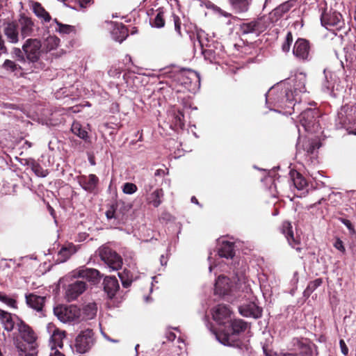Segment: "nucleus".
<instances>
[{
  "instance_id": "nucleus-42",
  "label": "nucleus",
  "mask_w": 356,
  "mask_h": 356,
  "mask_svg": "<svg viewBox=\"0 0 356 356\" xmlns=\"http://www.w3.org/2000/svg\"><path fill=\"white\" fill-rule=\"evenodd\" d=\"M54 22L56 24V26L54 28L55 31L61 35H67L74 32L75 31L73 26L62 24L56 19H54Z\"/></svg>"
},
{
  "instance_id": "nucleus-37",
  "label": "nucleus",
  "mask_w": 356,
  "mask_h": 356,
  "mask_svg": "<svg viewBox=\"0 0 356 356\" xmlns=\"http://www.w3.org/2000/svg\"><path fill=\"white\" fill-rule=\"evenodd\" d=\"M5 35L11 43H17L19 40V33L17 26L14 23H10L5 28Z\"/></svg>"
},
{
  "instance_id": "nucleus-22",
  "label": "nucleus",
  "mask_w": 356,
  "mask_h": 356,
  "mask_svg": "<svg viewBox=\"0 0 356 356\" xmlns=\"http://www.w3.org/2000/svg\"><path fill=\"white\" fill-rule=\"evenodd\" d=\"M215 293L220 296H225L234 291L233 285L229 279L224 275L218 276L215 283Z\"/></svg>"
},
{
  "instance_id": "nucleus-38",
  "label": "nucleus",
  "mask_w": 356,
  "mask_h": 356,
  "mask_svg": "<svg viewBox=\"0 0 356 356\" xmlns=\"http://www.w3.org/2000/svg\"><path fill=\"white\" fill-rule=\"evenodd\" d=\"M15 347L18 353L17 356H37L38 355V350H35L34 346L28 350L26 345L21 341H17Z\"/></svg>"
},
{
  "instance_id": "nucleus-19",
  "label": "nucleus",
  "mask_w": 356,
  "mask_h": 356,
  "mask_svg": "<svg viewBox=\"0 0 356 356\" xmlns=\"http://www.w3.org/2000/svg\"><path fill=\"white\" fill-rule=\"evenodd\" d=\"M250 298L252 300L248 304L239 307V312L243 316L258 318L261 316L262 309L256 303L254 296Z\"/></svg>"
},
{
  "instance_id": "nucleus-13",
  "label": "nucleus",
  "mask_w": 356,
  "mask_h": 356,
  "mask_svg": "<svg viewBox=\"0 0 356 356\" xmlns=\"http://www.w3.org/2000/svg\"><path fill=\"white\" fill-rule=\"evenodd\" d=\"M17 329L22 339L26 342L27 349L34 346L38 350V343H36L37 337L33 330L23 321H19L17 323Z\"/></svg>"
},
{
  "instance_id": "nucleus-11",
  "label": "nucleus",
  "mask_w": 356,
  "mask_h": 356,
  "mask_svg": "<svg viewBox=\"0 0 356 356\" xmlns=\"http://www.w3.org/2000/svg\"><path fill=\"white\" fill-rule=\"evenodd\" d=\"M94 344L92 330L86 329L82 331L76 338L75 343L72 349L73 352L83 354L88 352Z\"/></svg>"
},
{
  "instance_id": "nucleus-60",
  "label": "nucleus",
  "mask_w": 356,
  "mask_h": 356,
  "mask_svg": "<svg viewBox=\"0 0 356 356\" xmlns=\"http://www.w3.org/2000/svg\"><path fill=\"white\" fill-rule=\"evenodd\" d=\"M339 346L341 350V353L346 356L348 353V348L343 339L339 341Z\"/></svg>"
},
{
  "instance_id": "nucleus-1",
  "label": "nucleus",
  "mask_w": 356,
  "mask_h": 356,
  "mask_svg": "<svg viewBox=\"0 0 356 356\" xmlns=\"http://www.w3.org/2000/svg\"><path fill=\"white\" fill-rule=\"evenodd\" d=\"M298 99L291 90V81H282L266 94V104L270 111L291 115Z\"/></svg>"
},
{
  "instance_id": "nucleus-30",
  "label": "nucleus",
  "mask_w": 356,
  "mask_h": 356,
  "mask_svg": "<svg viewBox=\"0 0 356 356\" xmlns=\"http://www.w3.org/2000/svg\"><path fill=\"white\" fill-rule=\"evenodd\" d=\"M293 3L292 1H288L282 3L277 7H276L272 12L270 13V18L273 22L277 21L281 18L285 13L289 11L293 7Z\"/></svg>"
},
{
  "instance_id": "nucleus-7",
  "label": "nucleus",
  "mask_w": 356,
  "mask_h": 356,
  "mask_svg": "<svg viewBox=\"0 0 356 356\" xmlns=\"http://www.w3.org/2000/svg\"><path fill=\"white\" fill-rule=\"evenodd\" d=\"M320 147L316 139L299 138L296 144V156L304 159L306 162L312 163L315 157V152Z\"/></svg>"
},
{
  "instance_id": "nucleus-49",
  "label": "nucleus",
  "mask_w": 356,
  "mask_h": 356,
  "mask_svg": "<svg viewBox=\"0 0 356 356\" xmlns=\"http://www.w3.org/2000/svg\"><path fill=\"white\" fill-rule=\"evenodd\" d=\"M324 74H325L326 82L325 84H323V90H325L327 92L332 93L335 88L334 83H332L333 75L332 74L330 75V81H329L325 70H324Z\"/></svg>"
},
{
  "instance_id": "nucleus-62",
  "label": "nucleus",
  "mask_w": 356,
  "mask_h": 356,
  "mask_svg": "<svg viewBox=\"0 0 356 356\" xmlns=\"http://www.w3.org/2000/svg\"><path fill=\"white\" fill-rule=\"evenodd\" d=\"M108 73L113 77H119L121 74V72L117 68H111Z\"/></svg>"
},
{
  "instance_id": "nucleus-64",
  "label": "nucleus",
  "mask_w": 356,
  "mask_h": 356,
  "mask_svg": "<svg viewBox=\"0 0 356 356\" xmlns=\"http://www.w3.org/2000/svg\"><path fill=\"white\" fill-rule=\"evenodd\" d=\"M161 219L163 220H170V218H171V216L167 213V212H163L162 214H161Z\"/></svg>"
},
{
  "instance_id": "nucleus-28",
  "label": "nucleus",
  "mask_w": 356,
  "mask_h": 356,
  "mask_svg": "<svg viewBox=\"0 0 356 356\" xmlns=\"http://www.w3.org/2000/svg\"><path fill=\"white\" fill-rule=\"evenodd\" d=\"M104 290L109 298H113L120 289V285L115 277H106L104 280Z\"/></svg>"
},
{
  "instance_id": "nucleus-61",
  "label": "nucleus",
  "mask_w": 356,
  "mask_h": 356,
  "mask_svg": "<svg viewBox=\"0 0 356 356\" xmlns=\"http://www.w3.org/2000/svg\"><path fill=\"white\" fill-rule=\"evenodd\" d=\"M214 10L216 13H217L220 14V15L224 16L225 17H229L232 16V15L230 13L222 10L220 8L217 7V6L214 7Z\"/></svg>"
},
{
  "instance_id": "nucleus-46",
  "label": "nucleus",
  "mask_w": 356,
  "mask_h": 356,
  "mask_svg": "<svg viewBox=\"0 0 356 356\" xmlns=\"http://www.w3.org/2000/svg\"><path fill=\"white\" fill-rule=\"evenodd\" d=\"M60 40L55 35H49L44 42V45L48 51L55 49L58 47Z\"/></svg>"
},
{
  "instance_id": "nucleus-31",
  "label": "nucleus",
  "mask_w": 356,
  "mask_h": 356,
  "mask_svg": "<svg viewBox=\"0 0 356 356\" xmlns=\"http://www.w3.org/2000/svg\"><path fill=\"white\" fill-rule=\"evenodd\" d=\"M111 35L115 41L122 42L127 37L128 31L122 24L115 23L111 31Z\"/></svg>"
},
{
  "instance_id": "nucleus-48",
  "label": "nucleus",
  "mask_w": 356,
  "mask_h": 356,
  "mask_svg": "<svg viewBox=\"0 0 356 356\" xmlns=\"http://www.w3.org/2000/svg\"><path fill=\"white\" fill-rule=\"evenodd\" d=\"M3 68L7 71L14 72L21 69L22 67L17 65L14 61L10 60H6L2 65Z\"/></svg>"
},
{
  "instance_id": "nucleus-10",
  "label": "nucleus",
  "mask_w": 356,
  "mask_h": 356,
  "mask_svg": "<svg viewBox=\"0 0 356 356\" xmlns=\"http://www.w3.org/2000/svg\"><path fill=\"white\" fill-rule=\"evenodd\" d=\"M98 254L101 259L112 270H118L122 265L121 257L109 247L103 245L98 250Z\"/></svg>"
},
{
  "instance_id": "nucleus-6",
  "label": "nucleus",
  "mask_w": 356,
  "mask_h": 356,
  "mask_svg": "<svg viewBox=\"0 0 356 356\" xmlns=\"http://www.w3.org/2000/svg\"><path fill=\"white\" fill-rule=\"evenodd\" d=\"M131 204L122 200H118L110 204L106 211L108 222L113 226L125 223Z\"/></svg>"
},
{
  "instance_id": "nucleus-58",
  "label": "nucleus",
  "mask_w": 356,
  "mask_h": 356,
  "mask_svg": "<svg viewBox=\"0 0 356 356\" xmlns=\"http://www.w3.org/2000/svg\"><path fill=\"white\" fill-rule=\"evenodd\" d=\"M173 20L175 24V29L176 32L181 35V21L178 16L173 15Z\"/></svg>"
},
{
  "instance_id": "nucleus-40",
  "label": "nucleus",
  "mask_w": 356,
  "mask_h": 356,
  "mask_svg": "<svg viewBox=\"0 0 356 356\" xmlns=\"http://www.w3.org/2000/svg\"><path fill=\"white\" fill-rule=\"evenodd\" d=\"M241 31L243 34L253 33L259 31V22L252 21L248 23H243L241 26Z\"/></svg>"
},
{
  "instance_id": "nucleus-39",
  "label": "nucleus",
  "mask_w": 356,
  "mask_h": 356,
  "mask_svg": "<svg viewBox=\"0 0 356 356\" xmlns=\"http://www.w3.org/2000/svg\"><path fill=\"white\" fill-rule=\"evenodd\" d=\"M26 165L30 167L31 170L37 175L38 177H45L48 172L47 170H44L38 163H37L34 159H30L29 160H26Z\"/></svg>"
},
{
  "instance_id": "nucleus-25",
  "label": "nucleus",
  "mask_w": 356,
  "mask_h": 356,
  "mask_svg": "<svg viewBox=\"0 0 356 356\" xmlns=\"http://www.w3.org/2000/svg\"><path fill=\"white\" fill-rule=\"evenodd\" d=\"M78 248L73 243H69L63 246L57 253L56 262L57 264L65 262L72 254H75Z\"/></svg>"
},
{
  "instance_id": "nucleus-24",
  "label": "nucleus",
  "mask_w": 356,
  "mask_h": 356,
  "mask_svg": "<svg viewBox=\"0 0 356 356\" xmlns=\"http://www.w3.org/2000/svg\"><path fill=\"white\" fill-rule=\"evenodd\" d=\"M20 26V35L22 38L33 35L35 31V24L31 18L26 16H21L19 19Z\"/></svg>"
},
{
  "instance_id": "nucleus-44",
  "label": "nucleus",
  "mask_w": 356,
  "mask_h": 356,
  "mask_svg": "<svg viewBox=\"0 0 356 356\" xmlns=\"http://www.w3.org/2000/svg\"><path fill=\"white\" fill-rule=\"evenodd\" d=\"M71 130L74 134L83 140H86L88 137V132L82 128L81 124L78 122H73Z\"/></svg>"
},
{
  "instance_id": "nucleus-51",
  "label": "nucleus",
  "mask_w": 356,
  "mask_h": 356,
  "mask_svg": "<svg viewBox=\"0 0 356 356\" xmlns=\"http://www.w3.org/2000/svg\"><path fill=\"white\" fill-rule=\"evenodd\" d=\"M292 42H293V35L291 32H288L286 35L285 41L284 42V43L282 45V51L284 52H289L290 50V47H291V44Z\"/></svg>"
},
{
  "instance_id": "nucleus-41",
  "label": "nucleus",
  "mask_w": 356,
  "mask_h": 356,
  "mask_svg": "<svg viewBox=\"0 0 356 356\" xmlns=\"http://www.w3.org/2000/svg\"><path fill=\"white\" fill-rule=\"evenodd\" d=\"M97 307L95 302H89L83 308V314L86 319H92L97 314Z\"/></svg>"
},
{
  "instance_id": "nucleus-3",
  "label": "nucleus",
  "mask_w": 356,
  "mask_h": 356,
  "mask_svg": "<svg viewBox=\"0 0 356 356\" xmlns=\"http://www.w3.org/2000/svg\"><path fill=\"white\" fill-rule=\"evenodd\" d=\"M227 324H229V329L227 331L215 332L216 339L225 346L239 347L238 335L246 330L247 323L241 319H232L231 317V321Z\"/></svg>"
},
{
  "instance_id": "nucleus-36",
  "label": "nucleus",
  "mask_w": 356,
  "mask_h": 356,
  "mask_svg": "<svg viewBox=\"0 0 356 356\" xmlns=\"http://www.w3.org/2000/svg\"><path fill=\"white\" fill-rule=\"evenodd\" d=\"M232 8L236 13L247 12L252 0H229Z\"/></svg>"
},
{
  "instance_id": "nucleus-12",
  "label": "nucleus",
  "mask_w": 356,
  "mask_h": 356,
  "mask_svg": "<svg viewBox=\"0 0 356 356\" xmlns=\"http://www.w3.org/2000/svg\"><path fill=\"white\" fill-rule=\"evenodd\" d=\"M318 112L316 109L308 108L299 115V121L304 129L307 132L316 131L319 126L317 120Z\"/></svg>"
},
{
  "instance_id": "nucleus-34",
  "label": "nucleus",
  "mask_w": 356,
  "mask_h": 356,
  "mask_svg": "<svg viewBox=\"0 0 356 356\" xmlns=\"http://www.w3.org/2000/svg\"><path fill=\"white\" fill-rule=\"evenodd\" d=\"M16 318V316H15ZM0 321L2 323L4 329L8 332H10L14 329L15 321L14 317L10 313L3 311L0 309Z\"/></svg>"
},
{
  "instance_id": "nucleus-17",
  "label": "nucleus",
  "mask_w": 356,
  "mask_h": 356,
  "mask_svg": "<svg viewBox=\"0 0 356 356\" xmlns=\"http://www.w3.org/2000/svg\"><path fill=\"white\" fill-rule=\"evenodd\" d=\"M87 289L86 282L76 280L65 287V296L67 301H73L81 296Z\"/></svg>"
},
{
  "instance_id": "nucleus-23",
  "label": "nucleus",
  "mask_w": 356,
  "mask_h": 356,
  "mask_svg": "<svg viewBox=\"0 0 356 356\" xmlns=\"http://www.w3.org/2000/svg\"><path fill=\"white\" fill-rule=\"evenodd\" d=\"M78 182L84 191L92 193L97 186L99 179L95 175L90 174L88 176L79 177Z\"/></svg>"
},
{
  "instance_id": "nucleus-45",
  "label": "nucleus",
  "mask_w": 356,
  "mask_h": 356,
  "mask_svg": "<svg viewBox=\"0 0 356 356\" xmlns=\"http://www.w3.org/2000/svg\"><path fill=\"white\" fill-rule=\"evenodd\" d=\"M118 275L124 288L129 287L134 281L133 274L129 270H124L123 272L119 273Z\"/></svg>"
},
{
  "instance_id": "nucleus-55",
  "label": "nucleus",
  "mask_w": 356,
  "mask_h": 356,
  "mask_svg": "<svg viewBox=\"0 0 356 356\" xmlns=\"http://www.w3.org/2000/svg\"><path fill=\"white\" fill-rule=\"evenodd\" d=\"M339 221L342 222L348 228L350 234L353 235L355 234V227L349 220L340 218Z\"/></svg>"
},
{
  "instance_id": "nucleus-15",
  "label": "nucleus",
  "mask_w": 356,
  "mask_h": 356,
  "mask_svg": "<svg viewBox=\"0 0 356 356\" xmlns=\"http://www.w3.org/2000/svg\"><path fill=\"white\" fill-rule=\"evenodd\" d=\"M254 289H257V285L250 279L246 274H242L237 277V283L235 286V290L244 293V297L248 296L250 298L253 296Z\"/></svg>"
},
{
  "instance_id": "nucleus-32",
  "label": "nucleus",
  "mask_w": 356,
  "mask_h": 356,
  "mask_svg": "<svg viewBox=\"0 0 356 356\" xmlns=\"http://www.w3.org/2000/svg\"><path fill=\"white\" fill-rule=\"evenodd\" d=\"M234 254V243L227 241H221L218 249V255L220 257L232 259Z\"/></svg>"
},
{
  "instance_id": "nucleus-14",
  "label": "nucleus",
  "mask_w": 356,
  "mask_h": 356,
  "mask_svg": "<svg viewBox=\"0 0 356 356\" xmlns=\"http://www.w3.org/2000/svg\"><path fill=\"white\" fill-rule=\"evenodd\" d=\"M213 319L219 325H225L231 321L232 312L229 307L225 305H218L211 310Z\"/></svg>"
},
{
  "instance_id": "nucleus-59",
  "label": "nucleus",
  "mask_w": 356,
  "mask_h": 356,
  "mask_svg": "<svg viewBox=\"0 0 356 356\" xmlns=\"http://www.w3.org/2000/svg\"><path fill=\"white\" fill-rule=\"evenodd\" d=\"M154 187V183L152 181H149L144 185L143 191L145 192V195H147L148 193L152 190Z\"/></svg>"
},
{
  "instance_id": "nucleus-43",
  "label": "nucleus",
  "mask_w": 356,
  "mask_h": 356,
  "mask_svg": "<svg viewBox=\"0 0 356 356\" xmlns=\"http://www.w3.org/2000/svg\"><path fill=\"white\" fill-rule=\"evenodd\" d=\"M151 24L155 28H162L165 25L164 12L162 9L156 10V15L153 20L151 22Z\"/></svg>"
},
{
  "instance_id": "nucleus-47",
  "label": "nucleus",
  "mask_w": 356,
  "mask_h": 356,
  "mask_svg": "<svg viewBox=\"0 0 356 356\" xmlns=\"http://www.w3.org/2000/svg\"><path fill=\"white\" fill-rule=\"evenodd\" d=\"M321 284L322 280L321 278L310 282L303 292L304 296L309 297Z\"/></svg>"
},
{
  "instance_id": "nucleus-56",
  "label": "nucleus",
  "mask_w": 356,
  "mask_h": 356,
  "mask_svg": "<svg viewBox=\"0 0 356 356\" xmlns=\"http://www.w3.org/2000/svg\"><path fill=\"white\" fill-rule=\"evenodd\" d=\"M71 3L76 4L80 8H86L92 4V0H71Z\"/></svg>"
},
{
  "instance_id": "nucleus-27",
  "label": "nucleus",
  "mask_w": 356,
  "mask_h": 356,
  "mask_svg": "<svg viewBox=\"0 0 356 356\" xmlns=\"http://www.w3.org/2000/svg\"><path fill=\"white\" fill-rule=\"evenodd\" d=\"M282 232L284 234L289 244L297 251H300L301 248L299 246V241L294 238L292 225L289 222L286 221L282 223Z\"/></svg>"
},
{
  "instance_id": "nucleus-8",
  "label": "nucleus",
  "mask_w": 356,
  "mask_h": 356,
  "mask_svg": "<svg viewBox=\"0 0 356 356\" xmlns=\"http://www.w3.org/2000/svg\"><path fill=\"white\" fill-rule=\"evenodd\" d=\"M55 316L63 323H78L81 316V312L75 305H58L54 308Z\"/></svg>"
},
{
  "instance_id": "nucleus-2",
  "label": "nucleus",
  "mask_w": 356,
  "mask_h": 356,
  "mask_svg": "<svg viewBox=\"0 0 356 356\" xmlns=\"http://www.w3.org/2000/svg\"><path fill=\"white\" fill-rule=\"evenodd\" d=\"M213 38H215L214 33L210 35L202 30L197 31V39L200 46L202 49L206 47V49L202 51L204 58L211 63H219V60L224 54L223 47L215 41Z\"/></svg>"
},
{
  "instance_id": "nucleus-29",
  "label": "nucleus",
  "mask_w": 356,
  "mask_h": 356,
  "mask_svg": "<svg viewBox=\"0 0 356 356\" xmlns=\"http://www.w3.org/2000/svg\"><path fill=\"white\" fill-rule=\"evenodd\" d=\"M26 304L37 312H41L44 305L45 297L38 296L34 293L26 294Z\"/></svg>"
},
{
  "instance_id": "nucleus-16",
  "label": "nucleus",
  "mask_w": 356,
  "mask_h": 356,
  "mask_svg": "<svg viewBox=\"0 0 356 356\" xmlns=\"http://www.w3.org/2000/svg\"><path fill=\"white\" fill-rule=\"evenodd\" d=\"M47 330L50 335L49 346L51 350L63 347V340L65 337V332L56 327L53 323H48Z\"/></svg>"
},
{
  "instance_id": "nucleus-54",
  "label": "nucleus",
  "mask_w": 356,
  "mask_h": 356,
  "mask_svg": "<svg viewBox=\"0 0 356 356\" xmlns=\"http://www.w3.org/2000/svg\"><path fill=\"white\" fill-rule=\"evenodd\" d=\"M14 54L17 58V60L22 62L24 64V68L27 67L26 59L24 56L23 52L20 49L15 48L14 49Z\"/></svg>"
},
{
  "instance_id": "nucleus-9",
  "label": "nucleus",
  "mask_w": 356,
  "mask_h": 356,
  "mask_svg": "<svg viewBox=\"0 0 356 356\" xmlns=\"http://www.w3.org/2000/svg\"><path fill=\"white\" fill-rule=\"evenodd\" d=\"M178 83L188 91L195 93L200 86V77L198 73L191 70H183L177 74Z\"/></svg>"
},
{
  "instance_id": "nucleus-35",
  "label": "nucleus",
  "mask_w": 356,
  "mask_h": 356,
  "mask_svg": "<svg viewBox=\"0 0 356 356\" xmlns=\"http://www.w3.org/2000/svg\"><path fill=\"white\" fill-rule=\"evenodd\" d=\"M164 193L162 188H157L152 193L147 195L146 200L147 204L152 205L154 207H159L162 203V198Z\"/></svg>"
},
{
  "instance_id": "nucleus-53",
  "label": "nucleus",
  "mask_w": 356,
  "mask_h": 356,
  "mask_svg": "<svg viewBox=\"0 0 356 356\" xmlns=\"http://www.w3.org/2000/svg\"><path fill=\"white\" fill-rule=\"evenodd\" d=\"M2 302L7 305L8 307L12 308H16L17 307V302L15 299L3 295L1 300Z\"/></svg>"
},
{
  "instance_id": "nucleus-57",
  "label": "nucleus",
  "mask_w": 356,
  "mask_h": 356,
  "mask_svg": "<svg viewBox=\"0 0 356 356\" xmlns=\"http://www.w3.org/2000/svg\"><path fill=\"white\" fill-rule=\"evenodd\" d=\"M334 247L342 253H345L346 249L343 241L340 238H337L333 244Z\"/></svg>"
},
{
  "instance_id": "nucleus-21",
  "label": "nucleus",
  "mask_w": 356,
  "mask_h": 356,
  "mask_svg": "<svg viewBox=\"0 0 356 356\" xmlns=\"http://www.w3.org/2000/svg\"><path fill=\"white\" fill-rule=\"evenodd\" d=\"M284 81H291V90L293 91L294 95L297 97L299 93L305 92L306 91L305 82L306 75L305 73L299 72L294 76L285 79Z\"/></svg>"
},
{
  "instance_id": "nucleus-52",
  "label": "nucleus",
  "mask_w": 356,
  "mask_h": 356,
  "mask_svg": "<svg viewBox=\"0 0 356 356\" xmlns=\"http://www.w3.org/2000/svg\"><path fill=\"white\" fill-rule=\"evenodd\" d=\"M184 115L181 111H177L174 112L175 124L176 126L182 128L184 126Z\"/></svg>"
},
{
  "instance_id": "nucleus-5",
  "label": "nucleus",
  "mask_w": 356,
  "mask_h": 356,
  "mask_svg": "<svg viewBox=\"0 0 356 356\" xmlns=\"http://www.w3.org/2000/svg\"><path fill=\"white\" fill-rule=\"evenodd\" d=\"M335 126L345 129L349 134L356 135V105L346 104L341 107L335 118Z\"/></svg>"
},
{
  "instance_id": "nucleus-4",
  "label": "nucleus",
  "mask_w": 356,
  "mask_h": 356,
  "mask_svg": "<svg viewBox=\"0 0 356 356\" xmlns=\"http://www.w3.org/2000/svg\"><path fill=\"white\" fill-rule=\"evenodd\" d=\"M41 42L37 39H28L22 46V51L26 55L27 67L23 68L31 72H37L42 68V63L40 62L41 54Z\"/></svg>"
},
{
  "instance_id": "nucleus-50",
  "label": "nucleus",
  "mask_w": 356,
  "mask_h": 356,
  "mask_svg": "<svg viewBox=\"0 0 356 356\" xmlns=\"http://www.w3.org/2000/svg\"><path fill=\"white\" fill-rule=\"evenodd\" d=\"M124 193L127 195H132L137 191V186L135 184L126 182L122 187Z\"/></svg>"
},
{
  "instance_id": "nucleus-33",
  "label": "nucleus",
  "mask_w": 356,
  "mask_h": 356,
  "mask_svg": "<svg viewBox=\"0 0 356 356\" xmlns=\"http://www.w3.org/2000/svg\"><path fill=\"white\" fill-rule=\"evenodd\" d=\"M290 176L293 183L294 186L298 191H306L308 186L307 181L305 178L296 170H292L290 172Z\"/></svg>"
},
{
  "instance_id": "nucleus-18",
  "label": "nucleus",
  "mask_w": 356,
  "mask_h": 356,
  "mask_svg": "<svg viewBox=\"0 0 356 356\" xmlns=\"http://www.w3.org/2000/svg\"><path fill=\"white\" fill-rule=\"evenodd\" d=\"M293 54L299 60H310V45L309 41L303 38H298L293 45Z\"/></svg>"
},
{
  "instance_id": "nucleus-20",
  "label": "nucleus",
  "mask_w": 356,
  "mask_h": 356,
  "mask_svg": "<svg viewBox=\"0 0 356 356\" xmlns=\"http://www.w3.org/2000/svg\"><path fill=\"white\" fill-rule=\"evenodd\" d=\"M74 277H82L93 284L100 280V273L95 268L81 267L73 271Z\"/></svg>"
},
{
  "instance_id": "nucleus-63",
  "label": "nucleus",
  "mask_w": 356,
  "mask_h": 356,
  "mask_svg": "<svg viewBox=\"0 0 356 356\" xmlns=\"http://www.w3.org/2000/svg\"><path fill=\"white\" fill-rule=\"evenodd\" d=\"M49 356H65V355L60 352L58 350H51Z\"/></svg>"
},
{
  "instance_id": "nucleus-26",
  "label": "nucleus",
  "mask_w": 356,
  "mask_h": 356,
  "mask_svg": "<svg viewBox=\"0 0 356 356\" xmlns=\"http://www.w3.org/2000/svg\"><path fill=\"white\" fill-rule=\"evenodd\" d=\"M29 6L35 16L40 19L42 23H47L51 20L49 13L42 4L37 1H30Z\"/></svg>"
}]
</instances>
